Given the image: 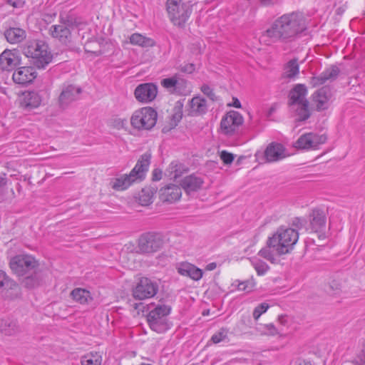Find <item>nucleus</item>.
<instances>
[{"label": "nucleus", "mask_w": 365, "mask_h": 365, "mask_svg": "<svg viewBox=\"0 0 365 365\" xmlns=\"http://www.w3.org/2000/svg\"><path fill=\"white\" fill-rule=\"evenodd\" d=\"M181 195V187L176 185L170 184L160 190V198L163 202H176L180 199Z\"/></svg>", "instance_id": "b1692460"}, {"label": "nucleus", "mask_w": 365, "mask_h": 365, "mask_svg": "<svg viewBox=\"0 0 365 365\" xmlns=\"http://www.w3.org/2000/svg\"><path fill=\"white\" fill-rule=\"evenodd\" d=\"M307 94V87L304 84H297L289 92V105L293 106L297 103H303V101H307L306 96Z\"/></svg>", "instance_id": "bb28decb"}, {"label": "nucleus", "mask_w": 365, "mask_h": 365, "mask_svg": "<svg viewBox=\"0 0 365 365\" xmlns=\"http://www.w3.org/2000/svg\"><path fill=\"white\" fill-rule=\"evenodd\" d=\"M101 360L100 356L97 354H87L83 356L81 359L82 365H101Z\"/></svg>", "instance_id": "ea45409f"}, {"label": "nucleus", "mask_w": 365, "mask_h": 365, "mask_svg": "<svg viewBox=\"0 0 365 365\" xmlns=\"http://www.w3.org/2000/svg\"><path fill=\"white\" fill-rule=\"evenodd\" d=\"M298 239L297 229L281 226L272 237H268L266 245L259 251L258 255L275 264L277 262V257L289 253Z\"/></svg>", "instance_id": "f03ea898"}, {"label": "nucleus", "mask_w": 365, "mask_h": 365, "mask_svg": "<svg viewBox=\"0 0 365 365\" xmlns=\"http://www.w3.org/2000/svg\"><path fill=\"white\" fill-rule=\"evenodd\" d=\"M252 264L259 275L265 274L269 268L266 262L260 259L253 260Z\"/></svg>", "instance_id": "a19ab883"}, {"label": "nucleus", "mask_w": 365, "mask_h": 365, "mask_svg": "<svg viewBox=\"0 0 365 365\" xmlns=\"http://www.w3.org/2000/svg\"><path fill=\"white\" fill-rule=\"evenodd\" d=\"M275 110H276L275 105L272 106L271 108L268 110V113H267L268 116H270L275 111Z\"/></svg>", "instance_id": "052dcab7"}, {"label": "nucleus", "mask_w": 365, "mask_h": 365, "mask_svg": "<svg viewBox=\"0 0 365 365\" xmlns=\"http://www.w3.org/2000/svg\"><path fill=\"white\" fill-rule=\"evenodd\" d=\"M82 90L74 85H65L58 97L59 106L62 108H66L71 103L78 99Z\"/></svg>", "instance_id": "a211bd4d"}, {"label": "nucleus", "mask_w": 365, "mask_h": 365, "mask_svg": "<svg viewBox=\"0 0 365 365\" xmlns=\"http://www.w3.org/2000/svg\"><path fill=\"white\" fill-rule=\"evenodd\" d=\"M188 171V168L184 164L180 163L178 161L172 162L168 169L166 170V175L173 180H176L182 174L186 173Z\"/></svg>", "instance_id": "c756f323"}, {"label": "nucleus", "mask_w": 365, "mask_h": 365, "mask_svg": "<svg viewBox=\"0 0 365 365\" xmlns=\"http://www.w3.org/2000/svg\"><path fill=\"white\" fill-rule=\"evenodd\" d=\"M5 2L16 9L23 8L25 5V1L24 0H5Z\"/></svg>", "instance_id": "09e8293b"}, {"label": "nucleus", "mask_w": 365, "mask_h": 365, "mask_svg": "<svg viewBox=\"0 0 365 365\" xmlns=\"http://www.w3.org/2000/svg\"><path fill=\"white\" fill-rule=\"evenodd\" d=\"M297 365H312V364L309 361H299Z\"/></svg>", "instance_id": "680f3d73"}, {"label": "nucleus", "mask_w": 365, "mask_h": 365, "mask_svg": "<svg viewBox=\"0 0 365 365\" xmlns=\"http://www.w3.org/2000/svg\"><path fill=\"white\" fill-rule=\"evenodd\" d=\"M1 330L6 335L10 336L18 332L19 328L16 322L5 320L1 325Z\"/></svg>", "instance_id": "58836bf2"}, {"label": "nucleus", "mask_w": 365, "mask_h": 365, "mask_svg": "<svg viewBox=\"0 0 365 365\" xmlns=\"http://www.w3.org/2000/svg\"><path fill=\"white\" fill-rule=\"evenodd\" d=\"M24 53L31 58V63L38 69L45 68L53 58L48 45L42 41L29 42L24 47Z\"/></svg>", "instance_id": "39448f33"}, {"label": "nucleus", "mask_w": 365, "mask_h": 365, "mask_svg": "<svg viewBox=\"0 0 365 365\" xmlns=\"http://www.w3.org/2000/svg\"><path fill=\"white\" fill-rule=\"evenodd\" d=\"M175 268L178 274L195 281H198L202 277V270L191 263L182 262L176 264Z\"/></svg>", "instance_id": "412c9836"}, {"label": "nucleus", "mask_w": 365, "mask_h": 365, "mask_svg": "<svg viewBox=\"0 0 365 365\" xmlns=\"http://www.w3.org/2000/svg\"><path fill=\"white\" fill-rule=\"evenodd\" d=\"M158 86L153 83H144L138 85L134 91L136 100L141 103H150L157 96Z\"/></svg>", "instance_id": "2eb2a0df"}, {"label": "nucleus", "mask_w": 365, "mask_h": 365, "mask_svg": "<svg viewBox=\"0 0 365 365\" xmlns=\"http://www.w3.org/2000/svg\"><path fill=\"white\" fill-rule=\"evenodd\" d=\"M303 103H297L296 113L298 116L297 120L304 121L310 117V111L309 109V101H303Z\"/></svg>", "instance_id": "4c0bfd02"}, {"label": "nucleus", "mask_w": 365, "mask_h": 365, "mask_svg": "<svg viewBox=\"0 0 365 365\" xmlns=\"http://www.w3.org/2000/svg\"><path fill=\"white\" fill-rule=\"evenodd\" d=\"M255 287V282L252 281H245L238 283L237 289L240 291H245L247 292H250Z\"/></svg>", "instance_id": "a18cd8bd"}, {"label": "nucleus", "mask_w": 365, "mask_h": 365, "mask_svg": "<svg viewBox=\"0 0 365 365\" xmlns=\"http://www.w3.org/2000/svg\"><path fill=\"white\" fill-rule=\"evenodd\" d=\"M183 103L181 101H178L174 107V112H180L182 113Z\"/></svg>", "instance_id": "603ef678"}, {"label": "nucleus", "mask_w": 365, "mask_h": 365, "mask_svg": "<svg viewBox=\"0 0 365 365\" xmlns=\"http://www.w3.org/2000/svg\"><path fill=\"white\" fill-rule=\"evenodd\" d=\"M148 309L146 319L151 330L161 334L170 328L171 323L168 317L171 313L172 307L165 299L161 298L156 304H150Z\"/></svg>", "instance_id": "7ed1b4c3"}, {"label": "nucleus", "mask_w": 365, "mask_h": 365, "mask_svg": "<svg viewBox=\"0 0 365 365\" xmlns=\"http://www.w3.org/2000/svg\"><path fill=\"white\" fill-rule=\"evenodd\" d=\"M24 279V285L29 289H33L40 284L41 281V274L37 270L33 271L29 274Z\"/></svg>", "instance_id": "e433bc0d"}, {"label": "nucleus", "mask_w": 365, "mask_h": 365, "mask_svg": "<svg viewBox=\"0 0 365 365\" xmlns=\"http://www.w3.org/2000/svg\"><path fill=\"white\" fill-rule=\"evenodd\" d=\"M307 29V21L300 11L284 14L277 18L262 35L269 43H290L296 41Z\"/></svg>", "instance_id": "f257e3e1"}, {"label": "nucleus", "mask_w": 365, "mask_h": 365, "mask_svg": "<svg viewBox=\"0 0 365 365\" xmlns=\"http://www.w3.org/2000/svg\"><path fill=\"white\" fill-rule=\"evenodd\" d=\"M292 225L297 229H300L303 225L302 220L300 218L296 217L292 221Z\"/></svg>", "instance_id": "864d4df0"}, {"label": "nucleus", "mask_w": 365, "mask_h": 365, "mask_svg": "<svg viewBox=\"0 0 365 365\" xmlns=\"http://www.w3.org/2000/svg\"><path fill=\"white\" fill-rule=\"evenodd\" d=\"M269 308V304L267 303H261L256 307L253 311V317L255 320H257L260 316L264 313Z\"/></svg>", "instance_id": "c03bdc74"}, {"label": "nucleus", "mask_w": 365, "mask_h": 365, "mask_svg": "<svg viewBox=\"0 0 365 365\" xmlns=\"http://www.w3.org/2000/svg\"><path fill=\"white\" fill-rule=\"evenodd\" d=\"M201 91L212 101L217 100V97L215 95L213 89L207 84H203L200 88Z\"/></svg>", "instance_id": "37998d69"}, {"label": "nucleus", "mask_w": 365, "mask_h": 365, "mask_svg": "<svg viewBox=\"0 0 365 365\" xmlns=\"http://www.w3.org/2000/svg\"><path fill=\"white\" fill-rule=\"evenodd\" d=\"M6 41L10 43H18L26 38V31L19 27L6 28L4 32Z\"/></svg>", "instance_id": "c85d7f7f"}, {"label": "nucleus", "mask_w": 365, "mask_h": 365, "mask_svg": "<svg viewBox=\"0 0 365 365\" xmlns=\"http://www.w3.org/2000/svg\"><path fill=\"white\" fill-rule=\"evenodd\" d=\"M299 72V64L297 59L290 60L284 68L283 78H294Z\"/></svg>", "instance_id": "c9c22d12"}, {"label": "nucleus", "mask_w": 365, "mask_h": 365, "mask_svg": "<svg viewBox=\"0 0 365 365\" xmlns=\"http://www.w3.org/2000/svg\"><path fill=\"white\" fill-rule=\"evenodd\" d=\"M9 265L15 274L19 276H24L37 270L38 263L31 255H19L10 260Z\"/></svg>", "instance_id": "1a4fd4ad"}, {"label": "nucleus", "mask_w": 365, "mask_h": 365, "mask_svg": "<svg viewBox=\"0 0 365 365\" xmlns=\"http://www.w3.org/2000/svg\"><path fill=\"white\" fill-rule=\"evenodd\" d=\"M163 172L160 169L155 168L152 173V180L153 181H158L162 178Z\"/></svg>", "instance_id": "8fccbe9b"}, {"label": "nucleus", "mask_w": 365, "mask_h": 365, "mask_svg": "<svg viewBox=\"0 0 365 365\" xmlns=\"http://www.w3.org/2000/svg\"><path fill=\"white\" fill-rule=\"evenodd\" d=\"M310 228L314 232L319 233V239L326 237V215L320 209H314L309 215Z\"/></svg>", "instance_id": "dca6fc26"}, {"label": "nucleus", "mask_w": 365, "mask_h": 365, "mask_svg": "<svg viewBox=\"0 0 365 365\" xmlns=\"http://www.w3.org/2000/svg\"><path fill=\"white\" fill-rule=\"evenodd\" d=\"M158 113L151 107H144L135 110L131 118L132 127L138 130H150L157 122Z\"/></svg>", "instance_id": "0eeeda50"}, {"label": "nucleus", "mask_w": 365, "mask_h": 365, "mask_svg": "<svg viewBox=\"0 0 365 365\" xmlns=\"http://www.w3.org/2000/svg\"><path fill=\"white\" fill-rule=\"evenodd\" d=\"M72 299L81 304H88L93 300L91 292L85 289L76 288L71 292Z\"/></svg>", "instance_id": "473e14b6"}, {"label": "nucleus", "mask_w": 365, "mask_h": 365, "mask_svg": "<svg viewBox=\"0 0 365 365\" xmlns=\"http://www.w3.org/2000/svg\"><path fill=\"white\" fill-rule=\"evenodd\" d=\"M164 245V237L158 232H148L142 234L138 241V252L152 254L160 250Z\"/></svg>", "instance_id": "6e6552de"}, {"label": "nucleus", "mask_w": 365, "mask_h": 365, "mask_svg": "<svg viewBox=\"0 0 365 365\" xmlns=\"http://www.w3.org/2000/svg\"><path fill=\"white\" fill-rule=\"evenodd\" d=\"M173 117L174 120L180 121L182 117V113L180 112H174Z\"/></svg>", "instance_id": "4d7b16f0"}, {"label": "nucleus", "mask_w": 365, "mask_h": 365, "mask_svg": "<svg viewBox=\"0 0 365 365\" xmlns=\"http://www.w3.org/2000/svg\"><path fill=\"white\" fill-rule=\"evenodd\" d=\"M227 337V330L225 328H222L212 336L211 341L214 344H218V343L222 341Z\"/></svg>", "instance_id": "79ce46f5"}, {"label": "nucleus", "mask_w": 365, "mask_h": 365, "mask_svg": "<svg viewBox=\"0 0 365 365\" xmlns=\"http://www.w3.org/2000/svg\"><path fill=\"white\" fill-rule=\"evenodd\" d=\"M160 84L172 94H182L185 92L187 81L175 75L162 79Z\"/></svg>", "instance_id": "6ab92c4d"}, {"label": "nucleus", "mask_w": 365, "mask_h": 365, "mask_svg": "<svg viewBox=\"0 0 365 365\" xmlns=\"http://www.w3.org/2000/svg\"><path fill=\"white\" fill-rule=\"evenodd\" d=\"M351 363L354 365H365V348L353 359Z\"/></svg>", "instance_id": "de8ad7c7"}, {"label": "nucleus", "mask_w": 365, "mask_h": 365, "mask_svg": "<svg viewBox=\"0 0 365 365\" xmlns=\"http://www.w3.org/2000/svg\"><path fill=\"white\" fill-rule=\"evenodd\" d=\"M230 106H233L235 108H241V103L240 101L238 100V98H232V104H229Z\"/></svg>", "instance_id": "5fc2aeb1"}, {"label": "nucleus", "mask_w": 365, "mask_h": 365, "mask_svg": "<svg viewBox=\"0 0 365 365\" xmlns=\"http://www.w3.org/2000/svg\"><path fill=\"white\" fill-rule=\"evenodd\" d=\"M21 64V57L15 49H6L0 54V68L3 71H11Z\"/></svg>", "instance_id": "4468645a"}, {"label": "nucleus", "mask_w": 365, "mask_h": 365, "mask_svg": "<svg viewBox=\"0 0 365 365\" xmlns=\"http://www.w3.org/2000/svg\"><path fill=\"white\" fill-rule=\"evenodd\" d=\"M150 159L151 154L150 153L147 152L143 154L128 175H122L114 179L112 182V188L118 191L125 190L133 183L142 181L148 170Z\"/></svg>", "instance_id": "20e7f679"}, {"label": "nucleus", "mask_w": 365, "mask_h": 365, "mask_svg": "<svg viewBox=\"0 0 365 365\" xmlns=\"http://www.w3.org/2000/svg\"><path fill=\"white\" fill-rule=\"evenodd\" d=\"M267 328L272 335H274L277 333V329L273 324H268Z\"/></svg>", "instance_id": "6e6d98bb"}, {"label": "nucleus", "mask_w": 365, "mask_h": 365, "mask_svg": "<svg viewBox=\"0 0 365 365\" xmlns=\"http://www.w3.org/2000/svg\"><path fill=\"white\" fill-rule=\"evenodd\" d=\"M156 192V189L152 187L143 188L139 193V202L145 206L153 202V197Z\"/></svg>", "instance_id": "f704fd0d"}, {"label": "nucleus", "mask_w": 365, "mask_h": 365, "mask_svg": "<svg viewBox=\"0 0 365 365\" xmlns=\"http://www.w3.org/2000/svg\"><path fill=\"white\" fill-rule=\"evenodd\" d=\"M19 294V287L5 272L0 269V295L4 299H14Z\"/></svg>", "instance_id": "ddd939ff"}, {"label": "nucleus", "mask_w": 365, "mask_h": 365, "mask_svg": "<svg viewBox=\"0 0 365 365\" xmlns=\"http://www.w3.org/2000/svg\"><path fill=\"white\" fill-rule=\"evenodd\" d=\"M331 89L324 86L313 94V101L316 104L317 110L321 111L328 108V102L331 98Z\"/></svg>", "instance_id": "393cba45"}, {"label": "nucleus", "mask_w": 365, "mask_h": 365, "mask_svg": "<svg viewBox=\"0 0 365 365\" xmlns=\"http://www.w3.org/2000/svg\"><path fill=\"white\" fill-rule=\"evenodd\" d=\"M278 321L282 325H285L287 322L286 316L281 315L278 317Z\"/></svg>", "instance_id": "bf43d9fd"}, {"label": "nucleus", "mask_w": 365, "mask_h": 365, "mask_svg": "<svg viewBox=\"0 0 365 365\" xmlns=\"http://www.w3.org/2000/svg\"><path fill=\"white\" fill-rule=\"evenodd\" d=\"M287 155L285 148L278 143H271L264 150V158L268 163L281 160Z\"/></svg>", "instance_id": "aec40b11"}, {"label": "nucleus", "mask_w": 365, "mask_h": 365, "mask_svg": "<svg viewBox=\"0 0 365 365\" xmlns=\"http://www.w3.org/2000/svg\"><path fill=\"white\" fill-rule=\"evenodd\" d=\"M158 289L159 286L156 282L148 277H142L133 288V296L138 300L151 298L158 293Z\"/></svg>", "instance_id": "9d476101"}, {"label": "nucleus", "mask_w": 365, "mask_h": 365, "mask_svg": "<svg viewBox=\"0 0 365 365\" xmlns=\"http://www.w3.org/2000/svg\"><path fill=\"white\" fill-rule=\"evenodd\" d=\"M339 68L336 66H331L324 71L320 76H314L311 79V84L313 87H317L325 83L327 81L335 80L339 74Z\"/></svg>", "instance_id": "5701e85b"}, {"label": "nucleus", "mask_w": 365, "mask_h": 365, "mask_svg": "<svg viewBox=\"0 0 365 365\" xmlns=\"http://www.w3.org/2000/svg\"><path fill=\"white\" fill-rule=\"evenodd\" d=\"M41 97L36 91H28L24 93L22 105L29 109L36 108L40 106Z\"/></svg>", "instance_id": "7c9ffc66"}, {"label": "nucleus", "mask_w": 365, "mask_h": 365, "mask_svg": "<svg viewBox=\"0 0 365 365\" xmlns=\"http://www.w3.org/2000/svg\"><path fill=\"white\" fill-rule=\"evenodd\" d=\"M36 76L34 67L19 66L14 70L12 79L16 84L26 86L32 83Z\"/></svg>", "instance_id": "f3484780"}, {"label": "nucleus", "mask_w": 365, "mask_h": 365, "mask_svg": "<svg viewBox=\"0 0 365 365\" xmlns=\"http://www.w3.org/2000/svg\"><path fill=\"white\" fill-rule=\"evenodd\" d=\"M327 138L325 135H318L313 133L301 135L294 143V147L299 149H317L321 144L325 143Z\"/></svg>", "instance_id": "f8f14e48"}, {"label": "nucleus", "mask_w": 365, "mask_h": 365, "mask_svg": "<svg viewBox=\"0 0 365 365\" xmlns=\"http://www.w3.org/2000/svg\"><path fill=\"white\" fill-rule=\"evenodd\" d=\"M242 123L243 117L242 115L237 111L231 110L222 117L220 122V128L224 134L232 135Z\"/></svg>", "instance_id": "9b49d317"}, {"label": "nucleus", "mask_w": 365, "mask_h": 365, "mask_svg": "<svg viewBox=\"0 0 365 365\" xmlns=\"http://www.w3.org/2000/svg\"><path fill=\"white\" fill-rule=\"evenodd\" d=\"M189 104V113L192 116L203 115L207 110V101L200 96L193 97L190 101Z\"/></svg>", "instance_id": "cd10ccee"}, {"label": "nucleus", "mask_w": 365, "mask_h": 365, "mask_svg": "<svg viewBox=\"0 0 365 365\" xmlns=\"http://www.w3.org/2000/svg\"><path fill=\"white\" fill-rule=\"evenodd\" d=\"M93 53H96L97 55H100L101 53V52L100 51H92Z\"/></svg>", "instance_id": "e2e57ef3"}, {"label": "nucleus", "mask_w": 365, "mask_h": 365, "mask_svg": "<svg viewBox=\"0 0 365 365\" xmlns=\"http://www.w3.org/2000/svg\"><path fill=\"white\" fill-rule=\"evenodd\" d=\"M220 159L225 165L231 164L235 158V155L226 150H222L220 154Z\"/></svg>", "instance_id": "49530a36"}, {"label": "nucleus", "mask_w": 365, "mask_h": 365, "mask_svg": "<svg viewBox=\"0 0 365 365\" xmlns=\"http://www.w3.org/2000/svg\"><path fill=\"white\" fill-rule=\"evenodd\" d=\"M49 33L52 37L57 38L61 43L67 45L71 41V29L65 25H53Z\"/></svg>", "instance_id": "a878e982"}, {"label": "nucleus", "mask_w": 365, "mask_h": 365, "mask_svg": "<svg viewBox=\"0 0 365 365\" xmlns=\"http://www.w3.org/2000/svg\"><path fill=\"white\" fill-rule=\"evenodd\" d=\"M166 9L170 20L179 27L185 26L192 11V6L181 0H167Z\"/></svg>", "instance_id": "423d86ee"}, {"label": "nucleus", "mask_w": 365, "mask_h": 365, "mask_svg": "<svg viewBox=\"0 0 365 365\" xmlns=\"http://www.w3.org/2000/svg\"><path fill=\"white\" fill-rule=\"evenodd\" d=\"M195 69V65L192 63H190L187 65H185L182 68V71L183 72H186L188 73H192Z\"/></svg>", "instance_id": "3c124183"}, {"label": "nucleus", "mask_w": 365, "mask_h": 365, "mask_svg": "<svg viewBox=\"0 0 365 365\" xmlns=\"http://www.w3.org/2000/svg\"><path fill=\"white\" fill-rule=\"evenodd\" d=\"M129 40L132 45L143 48L153 47L155 45V41L153 38L143 36L139 33L133 34Z\"/></svg>", "instance_id": "2f4dec72"}, {"label": "nucleus", "mask_w": 365, "mask_h": 365, "mask_svg": "<svg viewBox=\"0 0 365 365\" xmlns=\"http://www.w3.org/2000/svg\"><path fill=\"white\" fill-rule=\"evenodd\" d=\"M217 267V264L215 262H211L206 265L205 269L212 271L214 270Z\"/></svg>", "instance_id": "13d9d810"}, {"label": "nucleus", "mask_w": 365, "mask_h": 365, "mask_svg": "<svg viewBox=\"0 0 365 365\" xmlns=\"http://www.w3.org/2000/svg\"><path fill=\"white\" fill-rule=\"evenodd\" d=\"M203 183L204 180L195 174L187 175L180 180V186L187 194L198 191Z\"/></svg>", "instance_id": "4be33fe9"}, {"label": "nucleus", "mask_w": 365, "mask_h": 365, "mask_svg": "<svg viewBox=\"0 0 365 365\" xmlns=\"http://www.w3.org/2000/svg\"><path fill=\"white\" fill-rule=\"evenodd\" d=\"M59 22L61 25H65L69 29L77 27L80 24V19L72 13L61 14L59 16Z\"/></svg>", "instance_id": "72a5a7b5"}]
</instances>
